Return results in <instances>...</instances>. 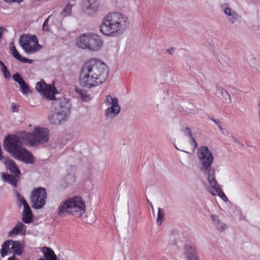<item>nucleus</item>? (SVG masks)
Masks as SVG:
<instances>
[{
    "label": "nucleus",
    "instance_id": "42",
    "mask_svg": "<svg viewBox=\"0 0 260 260\" xmlns=\"http://www.w3.org/2000/svg\"><path fill=\"white\" fill-rule=\"evenodd\" d=\"M0 66H1V68L3 67V66H5L4 63L2 62L1 60H0Z\"/></svg>",
    "mask_w": 260,
    "mask_h": 260
},
{
    "label": "nucleus",
    "instance_id": "14",
    "mask_svg": "<svg viewBox=\"0 0 260 260\" xmlns=\"http://www.w3.org/2000/svg\"><path fill=\"white\" fill-rule=\"evenodd\" d=\"M18 200L19 201L21 205L23 206V218L22 220L24 223H28L31 222L32 220V213L29 205L27 202L25 201L24 198L21 197V196L17 193V194Z\"/></svg>",
    "mask_w": 260,
    "mask_h": 260
},
{
    "label": "nucleus",
    "instance_id": "30",
    "mask_svg": "<svg viewBox=\"0 0 260 260\" xmlns=\"http://www.w3.org/2000/svg\"><path fill=\"white\" fill-rule=\"evenodd\" d=\"M214 226L219 232L224 231L227 227L226 224L222 223L221 221L218 224L214 225Z\"/></svg>",
    "mask_w": 260,
    "mask_h": 260
},
{
    "label": "nucleus",
    "instance_id": "8",
    "mask_svg": "<svg viewBox=\"0 0 260 260\" xmlns=\"http://www.w3.org/2000/svg\"><path fill=\"white\" fill-rule=\"evenodd\" d=\"M198 156L201 164V170L203 174L215 171L214 168L212 167L214 157L211 151L207 146H202L199 148Z\"/></svg>",
    "mask_w": 260,
    "mask_h": 260
},
{
    "label": "nucleus",
    "instance_id": "17",
    "mask_svg": "<svg viewBox=\"0 0 260 260\" xmlns=\"http://www.w3.org/2000/svg\"><path fill=\"white\" fill-rule=\"evenodd\" d=\"M10 242L11 252L14 255H21L25 247L24 242L13 240H11Z\"/></svg>",
    "mask_w": 260,
    "mask_h": 260
},
{
    "label": "nucleus",
    "instance_id": "12",
    "mask_svg": "<svg viewBox=\"0 0 260 260\" xmlns=\"http://www.w3.org/2000/svg\"><path fill=\"white\" fill-rule=\"evenodd\" d=\"M204 175L207 178L209 184L207 188L208 191L211 194L217 193V191L221 187L216 179L215 171L204 174Z\"/></svg>",
    "mask_w": 260,
    "mask_h": 260
},
{
    "label": "nucleus",
    "instance_id": "39",
    "mask_svg": "<svg viewBox=\"0 0 260 260\" xmlns=\"http://www.w3.org/2000/svg\"><path fill=\"white\" fill-rule=\"evenodd\" d=\"M11 108L13 109V111H15V110H18V107L17 106V105L16 104L13 103L11 105Z\"/></svg>",
    "mask_w": 260,
    "mask_h": 260
},
{
    "label": "nucleus",
    "instance_id": "38",
    "mask_svg": "<svg viewBox=\"0 0 260 260\" xmlns=\"http://www.w3.org/2000/svg\"><path fill=\"white\" fill-rule=\"evenodd\" d=\"M166 52L169 54H172L173 53V52H174V48H168L166 50Z\"/></svg>",
    "mask_w": 260,
    "mask_h": 260
},
{
    "label": "nucleus",
    "instance_id": "20",
    "mask_svg": "<svg viewBox=\"0 0 260 260\" xmlns=\"http://www.w3.org/2000/svg\"><path fill=\"white\" fill-rule=\"evenodd\" d=\"M41 251L44 255V257H41L38 260H57V256L54 252L50 248L43 247L41 248Z\"/></svg>",
    "mask_w": 260,
    "mask_h": 260
},
{
    "label": "nucleus",
    "instance_id": "19",
    "mask_svg": "<svg viewBox=\"0 0 260 260\" xmlns=\"http://www.w3.org/2000/svg\"><path fill=\"white\" fill-rule=\"evenodd\" d=\"M6 167L10 172L14 174L16 177L19 178L21 173L15 162L12 160L6 158L4 161Z\"/></svg>",
    "mask_w": 260,
    "mask_h": 260
},
{
    "label": "nucleus",
    "instance_id": "11",
    "mask_svg": "<svg viewBox=\"0 0 260 260\" xmlns=\"http://www.w3.org/2000/svg\"><path fill=\"white\" fill-rule=\"evenodd\" d=\"M47 194L45 188L39 187L33 190L31 194L32 207L39 209L42 208L46 203Z\"/></svg>",
    "mask_w": 260,
    "mask_h": 260
},
{
    "label": "nucleus",
    "instance_id": "37",
    "mask_svg": "<svg viewBox=\"0 0 260 260\" xmlns=\"http://www.w3.org/2000/svg\"><path fill=\"white\" fill-rule=\"evenodd\" d=\"M189 139L190 145L192 146L194 149H196L198 146L197 143L192 137H190Z\"/></svg>",
    "mask_w": 260,
    "mask_h": 260
},
{
    "label": "nucleus",
    "instance_id": "33",
    "mask_svg": "<svg viewBox=\"0 0 260 260\" xmlns=\"http://www.w3.org/2000/svg\"><path fill=\"white\" fill-rule=\"evenodd\" d=\"M1 71L6 79H9L11 77V74L5 65L1 68Z\"/></svg>",
    "mask_w": 260,
    "mask_h": 260
},
{
    "label": "nucleus",
    "instance_id": "31",
    "mask_svg": "<svg viewBox=\"0 0 260 260\" xmlns=\"http://www.w3.org/2000/svg\"><path fill=\"white\" fill-rule=\"evenodd\" d=\"M13 79L17 82L19 85L22 84L25 82L24 80L21 78L19 74H15L13 75Z\"/></svg>",
    "mask_w": 260,
    "mask_h": 260
},
{
    "label": "nucleus",
    "instance_id": "15",
    "mask_svg": "<svg viewBox=\"0 0 260 260\" xmlns=\"http://www.w3.org/2000/svg\"><path fill=\"white\" fill-rule=\"evenodd\" d=\"M83 9L89 14L96 12L100 7L98 0H86L83 3Z\"/></svg>",
    "mask_w": 260,
    "mask_h": 260
},
{
    "label": "nucleus",
    "instance_id": "25",
    "mask_svg": "<svg viewBox=\"0 0 260 260\" xmlns=\"http://www.w3.org/2000/svg\"><path fill=\"white\" fill-rule=\"evenodd\" d=\"M165 215L164 210L159 208L158 210L157 217V223L158 225H160L162 222L163 218Z\"/></svg>",
    "mask_w": 260,
    "mask_h": 260
},
{
    "label": "nucleus",
    "instance_id": "18",
    "mask_svg": "<svg viewBox=\"0 0 260 260\" xmlns=\"http://www.w3.org/2000/svg\"><path fill=\"white\" fill-rule=\"evenodd\" d=\"M26 231V226L22 222L18 223L13 229L9 232L8 236L13 237L18 234L23 236L25 235Z\"/></svg>",
    "mask_w": 260,
    "mask_h": 260
},
{
    "label": "nucleus",
    "instance_id": "21",
    "mask_svg": "<svg viewBox=\"0 0 260 260\" xmlns=\"http://www.w3.org/2000/svg\"><path fill=\"white\" fill-rule=\"evenodd\" d=\"M10 50L13 55V56L17 59L21 61L24 63H32L34 62V60L32 59H28L26 57H22L17 51L15 46L12 43L10 47Z\"/></svg>",
    "mask_w": 260,
    "mask_h": 260
},
{
    "label": "nucleus",
    "instance_id": "28",
    "mask_svg": "<svg viewBox=\"0 0 260 260\" xmlns=\"http://www.w3.org/2000/svg\"><path fill=\"white\" fill-rule=\"evenodd\" d=\"M20 91L23 94H27L30 92V89L25 82L20 85Z\"/></svg>",
    "mask_w": 260,
    "mask_h": 260
},
{
    "label": "nucleus",
    "instance_id": "26",
    "mask_svg": "<svg viewBox=\"0 0 260 260\" xmlns=\"http://www.w3.org/2000/svg\"><path fill=\"white\" fill-rule=\"evenodd\" d=\"M76 91L79 93L80 98L83 101H87L90 100V96L86 92L82 90L77 89Z\"/></svg>",
    "mask_w": 260,
    "mask_h": 260
},
{
    "label": "nucleus",
    "instance_id": "27",
    "mask_svg": "<svg viewBox=\"0 0 260 260\" xmlns=\"http://www.w3.org/2000/svg\"><path fill=\"white\" fill-rule=\"evenodd\" d=\"M213 196H215L217 195L219 197H220L223 201L227 202L228 199L226 196L222 191L221 188H220L217 191V193H214V194H212Z\"/></svg>",
    "mask_w": 260,
    "mask_h": 260
},
{
    "label": "nucleus",
    "instance_id": "2",
    "mask_svg": "<svg viewBox=\"0 0 260 260\" xmlns=\"http://www.w3.org/2000/svg\"><path fill=\"white\" fill-rule=\"evenodd\" d=\"M108 76L109 69L106 63L100 59L92 58L82 66L79 83L84 88L92 89L105 83Z\"/></svg>",
    "mask_w": 260,
    "mask_h": 260
},
{
    "label": "nucleus",
    "instance_id": "41",
    "mask_svg": "<svg viewBox=\"0 0 260 260\" xmlns=\"http://www.w3.org/2000/svg\"><path fill=\"white\" fill-rule=\"evenodd\" d=\"M7 260H19V259L17 258H16L15 255H13L12 256L9 257Z\"/></svg>",
    "mask_w": 260,
    "mask_h": 260
},
{
    "label": "nucleus",
    "instance_id": "35",
    "mask_svg": "<svg viewBox=\"0 0 260 260\" xmlns=\"http://www.w3.org/2000/svg\"><path fill=\"white\" fill-rule=\"evenodd\" d=\"M50 17V16H49L48 17V18L45 20V21L43 23V29L44 31H49V30H50V28H49V24H48L49 19Z\"/></svg>",
    "mask_w": 260,
    "mask_h": 260
},
{
    "label": "nucleus",
    "instance_id": "7",
    "mask_svg": "<svg viewBox=\"0 0 260 260\" xmlns=\"http://www.w3.org/2000/svg\"><path fill=\"white\" fill-rule=\"evenodd\" d=\"M103 44L101 37L93 33H83L76 39V45L78 48L91 51H99Z\"/></svg>",
    "mask_w": 260,
    "mask_h": 260
},
{
    "label": "nucleus",
    "instance_id": "22",
    "mask_svg": "<svg viewBox=\"0 0 260 260\" xmlns=\"http://www.w3.org/2000/svg\"><path fill=\"white\" fill-rule=\"evenodd\" d=\"M11 240L5 241L2 245L1 249V255L4 257L11 253Z\"/></svg>",
    "mask_w": 260,
    "mask_h": 260
},
{
    "label": "nucleus",
    "instance_id": "40",
    "mask_svg": "<svg viewBox=\"0 0 260 260\" xmlns=\"http://www.w3.org/2000/svg\"><path fill=\"white\" fill-rule=\"evenodd\" d=\"M5 1L6 2H10V3H11V2H17V3H20L22 1H23V0H5Z\"/></svg>",
    "mask_w": 260,
    "mask_h": 260
},
{
    "label": "nucleus",
    "instance_id": "10",
    "mask_svg": "<svg viewBox=\"0 0 260 260\" xmlns=\"http://www.w3.org/2000/svg\"><path fill=\"white\" fill-rule=\"evenodd\" d=\"M19 43L24 51L28 54L35 53L41 48L35 36H22Z\"/></svg>",
    "mask_w": 260,
    "mask_h": 260
},
{
    "label": "nucleus",
    "instance_id": "4",
    "mask_svg": "<svg viewBox=\"0 0 260 260\" xmlns=\"http://www.w3.org/2000/svg\"><path fill=\"white\" fill-rule=\"evenodd\" d=\"M4 147L15 158L27 164H34L33 156L22 147L19 137L13 135H8L4 139Z\"/></svg>",
    "mask_w": 260,
    "mask_h": 260
},
{
    "label": "nucleus",
    "instance_id": "3",
    "mask_svg": "<svg viewBox=\"0 0 260 260\" xmlns=\"http://www.w3.org/2000/svg\"><path fill=\"white\" fill-rule=\"evenodd\" d=\"M129 25V20L126 15L118 12H112L104 17L100 30L106 36L117 37L123 34Z\"/></svg>",
    "mask_w": 260,
    "mask_h": 260
},
{
    "label": "nucleus",
    "instance_id": "34",
    "mask_svg": "<svg viewBox=\"0 0 260 260\" xmlns=\"http://www.w3.org/2000/svg\"><path fill=\"white\" fill-rule=\"evenodd\" d=\"M181 132L184 136L188 137L189 138L192 137L191 131L188 127L182 128Z\"/></svg>",
    "mask_w": 260,
    "mask_h": 260
},
{
    "label": "nucleus",
    "instance_id": "32",
    "mask_svg": "<svg viewBox=\"0 0 260 260\" xmlns=\"http://www.w3.org/2000/svg\"><path fill=\"white\" fill-rule=\"evenodd\" d=\"M210 218L212 221V224L214 226L218 224L219 222L220 221L219 218V215L217 214H211L210 215Z\"/></svg>",
    "mask_w": 260,
    "mask_h": 260
},
{
    "label": "nucleus",
    "instance_id": "29",
    "mask_svg": "<svg viewBox=\"0 0 260 260\" xmlns=\"http://www.w3.org/2000/svg\"><path fill=\"white\" fill-rule=\"evenodd\" d=\"M220 94L225 100H229L230 103H232L231 96L229 93L224 89L222 88L219 89Z\"/></svg>",
    "mask_w": 260,
    "mask_h": 260
},
{
    "label": "nucleus",
    "instance_id": "16",
    "mask_svg": "<svg viewBox=\"0 0 260 260\" xmlns=\"http://www.w3.org/2000/svg\"><path fill=\"white\" fill-rule=\"evenodd\" d=\"M184 254L187 260H200L197 249L192 246L185 245L184 247Z\"/></svg>",
    "mask_w": 260,
    "mask_h": 260
},
{
    "label": "nucleus",
    "instance_id": "43",
    "mask_svg": "<svg viewBox=\"0 0 260 260\" xmlns=\"http://www.w3.org/2000/svg\"><path fill=\"white\" fill-rule=\"evenodd\" d=\"M150 206H152V203H150Z\"/></svg>",
    "mask_w": 260,
    "mask_h": 260
},
{
    "label": "nucleus",
    "instance_id": "6",
    "mask_svg": "<svg viewBox=\"0 0 260 260\" xmlns=\"http://www.w3.org/2000/svg\"><path fill=\"white\" fill-rule=\"evenodd\" d=\"M20 137L27 145L38 147L48 142L50 138L49 131L46 127L36 125L29 132H21Z\"/></svg>",
    "mask_w": 260,
    "mask_h": 260
},
{
    "label": "nucleus",
    "instance_id": "1",
    "mask_svg": "<svg viewBox=\"0 0 260 260\" xmlns=\"http://www.w3.org/2000/svg\"><path fill=\"white\" fill-rule=\"evenodd\" d=\"M36 89L47 100H52V104L55 112L48 116L49 123L58 125L66 121L70 113L71 104L69 101L63 96L61 98L56 97L54 87L52 85H47L44 81L36 84Z\"/></svg>",
    "mask_w": 260,
    "mask_h": 260
},
{
    "label": "nucleus",
    "instance_id": "36",
    "mask_svg": "<svg viewBox=\"0 0 260 260\" xmlns=\"http://www.w3.org/2000/svg\"><path fill=\"white\" fill-rule=\"evenodd\" d=\"M211 119L214 122V123L217 125V126L218 127L219 129L221 132H222L223 128H222V122L218 119Z\"/></svg>",
    "mask_w": 260,
    "mask_h": 260
},
{
    "label": "nucleus",
    "instance_id": "9",
    "mask_svg": "<svg viewBox=\"0 0 260 260\" xmlns=\"http://www.w3.org/2000/svg\"><path fill=\"white\" fill-rule=\"evenodd\" d=\"M104 103L107 107L105 110V116L108 119H114L121 111L118 99L115 96L108 94L105 96Z\"/></svg>",
    "mask_w": 260,
    "mask_h": 260
},
{
    "label": "nucleus",
    "instance_id": "23",
    "mask_svg": "<svg viewBox=\"0 0 260 260\" xmlns=\"http://www.w3.org/2000/svg\"><path fill=\"white\" fill-rule=\"evenodd\" d=\"M2 177L4 181H7L13 187H16L17 186V183L19 178L16 176L14 177L13 175L5 173H2Z\"/></svg>",
    "mask_w": 260,
    "mask_h": 260
},
{
    "label": "nucleus",
    "instance_id": "13",
    "mask_svg": "<svg viewBox=\"0 0 260 260\" xmlns=\"http://www.w3.org/2000/svg\"><path fill=\"white\" fill-rule=\"evenodd\" d=\"M222 11L226 16L228 21L231 24H234L239 20V15L237 12L233 9L229 4L225 3L221 6Z\"/></svg>",
    "mask_w": 260,
    "mask_h": 260
},
{
    "label": "nucleus",
    "instance_id": "24",
    "mask_svg": "<svg viewBox=\"0 0 260 260\" xmlns=\"http://www.w3.org/2000/svg\"><path fill=\"white\" fill-rule=\"evenodd\" d=\"M73 6L71 4H68L61 12L60 16L63 18L70 16L72 13Z\"/></svg>",
    "mask_w": 260,
    "mask_h": 260
},
{
    "label": "nucleus",
    "instance_id": "5",
    "mask_svg": "<svg viewBox=\"0 0 260 260\" xmlns=\"http://www.w3.org/2000/svg\"><path fill=\"white\" fill-rule=\"evenodd\" d=\"M85 203L83 199L76 196L62 201L58 208V214L60 216L72 215L76 217H80L85 213Z\"/></svg>",
    "mask_w": 260,
    "mask_h": 260
}]
</instances>
